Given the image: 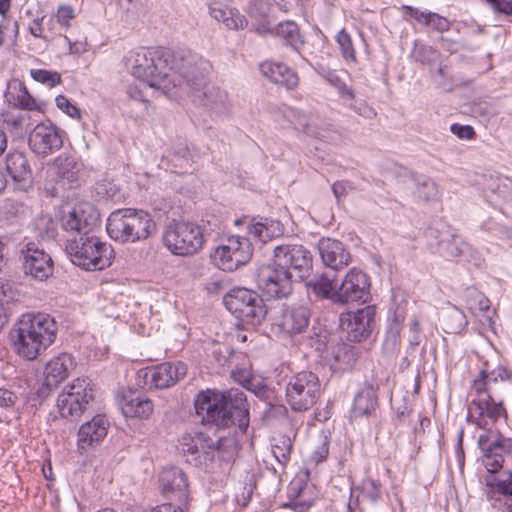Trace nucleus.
<instances>
[{
	"mask_svg": "<svg viewBox=\"0 0 512 512\" xmlns=\"http://www.w3.org/2000/svg\"><path fill=\"white\" fill-rule=\"evenodd\" d=\"M30 117L23 113H8L4 115L3 125L16 137L23 136L29 127Z\"/></svg>",
	"mask_w": 512,
	"mask_h": 512,
	"instance_id": "43",
	"label": "nucleus"
},
{
	"mask_svg": "<svg viewBox=\"0 0 512 512\" xmlns=\"http://www.w3.org/2000/svg\"><path fill=\"white\" fill-rule=\"evenodd\" d=\"M260 71L265 78L287 89L295 88L299 82L297 74L280 62L265 61L260 65Z\"/></svg>",
	"mask_w": 512,
	"mask_h": 512,
	"instance_id": "29",
	"label": "nucleus"
},
{
	"mask_svg": "<svg viewBox=\"0 0 512 512\" xmlns=\"http://www.w3.org/2000/svg\"><path fill=\"white\" fill-rule=\"evenodd\" d=\"M167 59H169V50L142 48L128 54L126 66L135 78L144 83L145 87L168 95L176 88V83L175 79H169Z\"/></svg>",
	"mask_w": 512,
	"mask_h": 512,
	"instance_id": "4",
	"label": "nucleus"
},
{
	"mask_svg": "<svg viewBox=\"0 0 512 512\" xmlns=\"http://www.w3.org/2000/svg\"><path fill=\"white\" fill-rule=\"evenodd\" d=\"M428 236L436 240L435 252L447 260L463 257L471 250L470 245L454 234L449 227L442 230L430 228Z\"/></svg>",
	"mask_w": 512,
	"mask_h": 512,
	"instance_id": "22",
	"label": "nucleus"
},
{
	"mask_svg": "<svg viewBox=\"0 0 512 512\" xmlns=\"http://www.w3.org/2000/svg\"><path fill=\"white\" fill-rule=\"evenodd\" d=\"M210 15L217 21L222 22L229 29H243L247 25L246 18L238 10L228 8L221 4H214L210 7Z\"/></svg>",
	"mask_w": 512,
	"mask_h": 512,
	"instance_id": "38",
	"label": "nucleus"
},
{
	"mask_svg": "<svg viewBox=\"0 0 512 512\" xmlns=\"http://www.w3.org/2000/svg\"><path fill=\"white\" fill-rule=\"evenodd\" d=\"M151 512H188V500L164 503L153 508Z\"/></svg>",
	"mask_w": 512,
	"mask_h": 512,
	"instance_id": "56",
	"label": "nucleus"
},
{
	"mask_svg": "<svg viewBox=\"0 0 512 512\" xmlns=\"http://www.w3.org/2000/svg\"><path fill=\"white\" fill-rule=\"evenodd\" d=\"M442 325L446 333L458 334L468 325L466 315L456 306L447 309L442 316Z\"/></svg>",
	"mask_w": 512,
	"mask_h": 512,
	"instance_id": "41",
	"label": "nucleus"
},
{
	"mask_svg": "<svg viewBox=\"0 0 512 512\" xmlns=\"http://www.w3.org/2000/svg\"><path fill=\"white\" fill-rule=\"evenodd\" d=\"M350 108L353 109L360 116H363L367 119H371L374 116H376L375 110L364 101L355 104H350Z\"/></svg>",
	"mask_w": 512,
	"mask_h": 512,
	"instance_id": "59",
	"label": "nucleus"
},
{
	"mask_svg": "<svg viewBox=\"0 0 512 512\" xmlns=\"http://www.w3.org/2000/svg\"><path fill=\"white\" fill-rule=\"evenodd\" d=\"M31 77L47 87H55L61 83V75L56 71H49L46 69H32L30 71Z\"/></svg>",
	"mask_w": 512,
	"mask_h": 512,
	"instance_id": "50",
	"label": "nucleus"
},
{
	"mask_svg": "<svg viewBox=\"0 0 512 512\" xmlns=\"http://www.w3.org/2000/svg\"><path fill=\"white\" fill-rule=\"evenodd\" d=\"M465 301L468 309L473 315H482L483 323L491 325L495 311L490 307V300L475 288H468L465 291Z\"/></svg>",
	"mask_w": 512,
	"mask_h": 512,
	"instance_id": "34",
	"label": "nucleus"
},
{
	"mask_svg": "<svg viewBox=\"0 0 512 512\" xmlns=\"http://www.w3.org/2000/svg\"><path fill=\"white\" fill-rule=\"evenodd\" d=\"M310 309L304 305L285 306L274 318L273 325L287 335L304 332L310 323Z\"/></svg>",
	"mask_w": 512,
	"mask_h": 512,
	"instance_id": "24",
	"label": "nucleus"
},
{
	"mask_svg": "<svg viewBox=\"0 0 512 512\" xmlns=\"http://www.w3.org/2000/svg\"><path fill=\"white\" fill-rule=\"evenodd\" d=\"M317 248L323 264L333 270L343 269L351 261L349 251L337 239L323 237L318 241Z\"/></svg>",
	"mask_w": 512,
	"mask_h": 512,
	"instance_id": "25",
	"label": "nucleus"
},
{
	"mask_svg": "<svg viewBox=\"0 0 512 512\" xmlns=\"http://www.w3.org/2000/svg\"><path fill=\"white\" fill-rule=\"evenodd\" d=\"M342 57L346 61L356 62V51L353 46L352 38L345 29H342L336 35Z\"/></svg>",
	"mask_w": 512,
	"mask_h": 512,
	"instance_id": "49",
	"label": "nucleus"
},
{
	"mask_svg": "<svg viewBox=\"0 0 512 512\" xmlns=\"http://www.w3.org/2000/svg\"><path fill=\"white\" fill-rule=\"evenodd\" d=\"M63 40L68 46V53L70 55H81L87 51L88 44L86 40L71 41L66 35L63 36Z\"/></svg>",
	"mask_w": 512,
	"mask_h": 512,
	"instance_id": "57",
	"label": "nucleus"
},
{
	"mask_svg": "<svg viewBox=\"0 0 512 512\" xmlns=\"http://www.w3.org/2000/svg\"><path fill=\"white\" fill-rule=\"evenodd\" d=\"M15 395L6 389H0V407L6 408L14 404Z\"/></svg>",
	"mask_w": 512,
	"mask_h": 512,
	"instance_id": "63",
	"label": "nucleus"
},
{
	"mask_svg": "<svg viewBox=\"0 0 512 512\" xmlns=\"http://www.w3.org/2000/svg\"><path fill=\"white\" fill-rule=\"evenodd\" d=\"M451 131L461 139H471L475 135V132L471 126L453 124Z\"/></svg>",
	"mask_w": 512,
	"mask_h": 512,
	"instance_id": "60",
	"label": "nucleus"
},
{
	"mask_svg": "<svg viewBox=\"0 0 512 512\" xmlns=\"http://www.w3.org/2000/svg\"><path fill=\"white\" fill-rule=\"evenodd\" d=\"M307 286L318 298L328 299L335 304H340V302H337L336 300L338 285L335 284L327 275L323 274L316 279L309 281Z\"/></svg>",
	"mask_w": 512,
	"mask_h": 512,
	"instance_id": "40",
	"label": "nucleus"
},
{
	"mask_svg": "<svg viewBox=\"0 0 512 512\" xmlns=\"http://www.w3.org/2000/svg\"><path fill=\"white\" fill-rule=\"evenodd\" d=\"M182 452L192 456V461L206 463L219 461V466H228L236 458L238 444L233 436L212 439L207 434L196 432L185 434L180 440Z\"/></svg>",
	"mask_w": 512,
	"mask_h": 512,
	"instance_id": "5",
	"label": "nucleus"
},
{
	"mask_svg": "<svg viewBox=\"0 0 512 512\" xmlns=\"http://www.w3.org/2000/svg\"><path fill=\"white\" fill-rule=\"evenodd\" d=\"M187 366L183 362H165L156 366L141 369L137 373L138 380L148 389H165L183 378Z\"/></svg>",
	"mask_w": 512,
	"mask_h": 512,
	"instance_id": "16",
	"label": "nucleus"
},
{
	"mask_svg": "<svg viewBox=\"0 0 512 512\" xmlns=\"http://www.w3.org/2000/svg\"><path fill=\"white\" fill-rule=\"evenodd\" d=\"M44 17L42 18H36L34 19L30 24H29V31L30 33L34 36V37H37V38H45L44 34H43V26H42V21H43Z\"/></svg>",
	"mask_w": 512,
	"mask_h": 512,
	"instance_id": "62",
	"label": "nucleus"
},
{
	"mask_svg": "<svg viewBox=\"0 0 512 512\" xmlns=\"http://www.w3.org/2000/svg\"><path fill=\"white\" fill-rule=\"evenodd\" d=\"M248 228L249 233L263 243L281 236L284 231L280 221L270 218H261L259 221L253 219Z\"/></svg>",
	"mask_w": 512,
	"mask_h": 512,
	"instance_id": "36",
	"label": "nucleus"
},
{
	"mask_svg": "<svg viewBox=\"0 0 512 512\" xmlns=\"http://www.w3.org/2000/svg\"><path fill=\"white\" fill-rule=\"evenodd\" d=\"M349 185L345 181H338L332 185V191L337 199L344 196L348 191Z\"/></svg>",
	"mask_w": 512,
	"mask_h": 512,
	"instance_id": "64",
	"label": "nucleus"
},
{
	"mask_svg": "<svg viewBox=\"0 0 512 512\" xmlns=\"http://www.w3.org/2000/svg\"><path fill=\"white\" fill-rule=\"evenodd\" d=\"M252 255L253 246L248 238L229 236L214 249L211 258L219 269L232 272L246 265Z\"/></svg>",
	"mask_w": 512,
	"mask_h": 512,
	"instance_id": "13",
	"label": "nucleus"
},
{
	"mask_svg": "<svg viewBox=\"0 0 512 512\" xmlns=\"http://www.w3.org/2000/svg\"><path fill=\"white\" fill-rule=\"evenodd\" d=\"M273 261L290 272L298 280L308 277L312 271V254L300 244L283 243L273 250Z\"/></svg>",
	"mask_w": 512,
	"mask_h": 512,
	"instance_id": "14",
	"label": "nucleus"
},
{
	"mask_svg": "<svg viewBox=\"0 0 512 512\" xmlns=\"http://www.w3.org/2000/svg\"><path fill=\"white\" fill-rule=\"evenodd\" d=\"M224 305L238 319L257 326L265 319L268 309L261 296L247 288H234L224 297Z\"/></svg>",
	"mask_w": 512,
	"mask_h": 512,
	"instance_id": "10",
	"label": "nucleus"
},
{
	"mask_svg": "<svg viewBox=\"0 0 512 512\" xmlns=\"http://www.w3.org/2000/svg\"><path fill=\"white\" fill-rule=\"evenodd\" d=\"M509 388H512V370L501 363L493 366L489 361L484 362L471 384L467 421L484 430L478 437V446L491 474L502 468L504 457L512 452V440L489 427V421L493 423L506 413L502 400L496 401L495 395Z\"/></svg>",
	"mask_w": 512,
	"mask_h": 512,
	"instance_id": "1",
	"label": "nucleus"
},
{
	"mask_svg": "<svg viewBox=\"0 0 512 512\" xmlns=\"http://www.w3.org/2000/svg\"><path fill=\"white\" fill-rule=\"evenodd\" d=\"M328 444L326 440L321 442V445L311 455V459L316 463L323 461L328 455Z\"/></svg>",
	"mask_w": 512,
	"mask_h": 512,
	"instance_id": "61",
	"label": "nucleus"
},
{
	"mask_svg": "<svg viewBox=\"0 0 512 512\" xmlns=\"http://www.w3.org/2000/svg\"><path fill=\"white\" fill-rule=\"evenodd\" d=\"M495 12L505 15L512 14V0H486Z\"/></svg>",
	"mask_w": 512,
	"mask_h": 512,
	"instance_id": "58",
	"label": "nucleus"
},
{
	"mask_svg": "<svg viewBox=\"0 0 512 512\" xmlns=\"http://www.w3.org/2000/svg\"><path fill=\"white\" fill-rule=\"evenodd\" d=\"M275 34L281 38L287 45L297 48L298 45L303 43L299 28L293 21L280 22L278 26L273 30Z\"/></svg>",
	"mask_w": 512,
	"mask_h": 512,
	"instance_id": "42",
	"label": "nucleus"
},
{
	"mask_svg": "<svg viewBox=\"0 0 512 512\" xmlns=\"http://www.w3.org/2000/svg\"><path fill=\"white\" fill-rule=\"evenodd\" d=\"M380 483L376 480L367 478L362 481L361 491L365 498L375 503L381 498Z\"/></svg>",
	"mask_w": 512,
	"mask_h": 512,
	"instance_id": "51",
	"label": "nucleus"
},
{
	"mask_svg": "<svg viewBox=\"0 0 512 512\" xmlns=\"http://www.w3.org/2000/svg\"><path fill=\"white\" fill-rule=\"evenodd\" d=\"M404 185L418 201L431 202L439 198L437 184L426 176L410 175L404 181Z\"/></svg>",
	"mask_w": 512,
	"mask_h": 512,
	"instance_id": "30",
	"label": "nucleus"
},
{
	"mask_svg": "<svg viewBox=\"0 0 512 512\" xmlns=\"http://www.w3.org/2000/svg\"><path fill=\"white\" fill-rule=\"evenodd\" d=\"M322 389L318 376L310 371L292 375L286 384V401L293 411H307L312 408L321 395Z\"/></svg>",
	"mask_w": 512,
	"mask_h": 512,
	"instance_id": "11",
	"label": "nucleus"
},
{
	"mask_svg": "<svg viewBox=\"0 0 512 512\" xmlns=\"http://www.w3.org/2000/svg\"><path fill=\"white\" fill-rule=\"evenodd\" d=\"M29 146L34 153L45 157L63 146L62 131L51 122L39 123L29 135Z\"/></svg>",
	"mask_w": 512,
	"mask_h": 512,
	"instance_id": "21",
	"label": "nucleus"
},
{
	"mask_svg": "<svg viewBox=\"0 0 512 512\" xmlns=\"http://www.w3.org/2000/svg\"><path fill=\"white\" fill-rule=\"evenodd\" d=\"M377 407V396L371 385L362 387L354 398L351 409V418L358 419L363 416H369Z\"/></svg>",
	"mask_w": 512,
	"mask_h": 512,
	"instance_id": "35",
	"label": "nucleus"
},
{
	"mask_svg": "<svg viewBox=\"0 0 512 512\" xmlns=\"http://www.w3.org/2000/svg\"><path fill=\"white\" fill-rule=\"evenodd\" d=\"M8 101L21 109L40 111L41 104L28 92L21 82H15L8 87L6 93Z\"/></svg>",
	"mask_w": 512,
	"mask_h": 512,
	"instance_id": "37",
	"label": "nucleus"
},
{
	"mask_svg": "<svg viewBox=\"0 0 512 512\" xmlns=\"http://www.w3.org/2000/svg\"><path fill=\"white\" fill-rule=\"evenodd\" d=\"M190 90L193 93L194 101L208 110L216 114H223L228 110V95L219 87L203 82L201 86L195 85Z\"/></svg>",
	"mask_w": 512,
	"mask_h": 512,
	"instance_id": "27",
	"label": "nucleus"
},
{
	"mask_svg": "<svg viewBox=\"0 0 512 512\" xmlns=\"http://www.w3.org/2000/svg\"><path fill=\"white\" fill-rule=\"evenodd\" d=\"M426 26L431 27L438 32H444L449 29L450 23L445 17H442L437 13L430 12L428 14Z\"/></svg>",
	"mask_w": 512,
	"mask_h": 512,
	"instance_id": "53",
	"label": "nucleus"
},
{
	"mask_svg": "<svg viewBox=\"0 0 512 512\" xmlns=\"http://www.w3.org/2000/svg\"><path fill=\"white\" fill-rule=\"evenodd\" d=\"M401 9L405 17L413 18L419 24L426 26L429 11H421L409 5H404Z\"/></svg>",
	"mask_w": 512,
	"mask_h": 512,
	"instance_id": "54",
	"label": "nucleus"
},
{
	"mask_svg": "<svg viewBox=\"0 0 512 512\" xmlns=\"http://www.w3.org/2000/svg\"><path fill=\"white\" fill-rule=\"evenodd\" d=\"M99 213L89 202H79L64 211L60 222L66 232H76L79 236L92 232L98 224Z\"/></svg>",
	"mask_w": 512,
	"mask_h": 512,
	"instance_id": "17",
	"label": "nucleus"
},
{
	"mask_svg": "<svg viewBox=\"0 0 512 512\" xmlns=\"http://www.w3.org/2000/svg\"><path fill=\"white\" fill-rule=\"evenodd\" d=\"M272 453L276 460L285 465L289 459L292 450V440L286 435H278L272 439Z\"/></svg>",
	"mask_w": 512,
	"mask_h": 512,
	"instance_id": "47",
	"label": "nucleus"
},
{
	"mask_svg": "<svg viewBox=\"0 0 512 512\" xmlns=\"http://www.w3.org/2000/svg\"><path fill=\"white\" fill-rule=\"evenodd\" d=\"M65 252L71 262L87 271L103 270L112 264V246L92 234L67 239Z\"/></svg>",
	"mask_w": 512,
	"mask_h": 512,
	"instance_id": "7",
	"label": "nucleus"
},
{
	"mask_svg": "<svg viewBox=\"0 0 512 512\" xmlns=\"http://www.w3.org/2000/svg\"><path fill=\"white\" fill-rule=\"evenodd\" d=\"M109 422L105 415L98 414L91 421L84 423L78 432V441L84 445H92L103 440L108 432Z\"/></svg>",
	"mask_w": 512,
	"mask_h": 512,
	"instance_id": "33",
	"label": "nucleus"
},
{
	"mask_svg": "<svg viewBox=\"0 0 512 512\" xmlns=\"http://www.w3.org/2000/svg\"><path fill=\"white\" fill-rule=\"evenodd\" d=\"M194 406L203 424L217 428L237 425L241 431L249 426V405L245 392L240 389L201 391L194 400Z\"/></svg>",
	"mask_w": 512,
	"mask_h": 512,
	"instance_id": "2",
	"label": "nucleus"
},
{
	"mask_svg": "<svg viewBox=\"0 0 512 512\" xmlns=\"http://www.w3.org/2000/svg\"><path fill=\"white\" fill-rule=\"evenodd\" d=\"M76 366L74 357L69 353H60L52 357L45 365L43 383L38 390L40 397H46L65 381Z\"/></svg>",
	"mask_w": 512,
	"mask_h": 512,
	"instance_id": "18",
	"label": "nucleus"
},
{
	"mask_svg": "<svg viewBox=\"0 0 512 512\" xmlns=\"http://www.w3.org/2000/svg\"><path fill=\"white\" fill-rule=\"evenodd\" d=\"M75 18V12L73 7L70 5H61L56 13V19L57 22L65 27L68 28L70 26V21Z\"/></svg>",
	"mask_w": 512,
	"mask_h": 512,
	"instance_id": "55",
	"label": "nucleus"
},
{
	"mask_svg": "<svg viewBox=\"0 0 512 512\" xmlns=\"http://www.w3.org/2000/svg\"><path fill=\"white\" fill-rule=\"evenodd\" d=\"M273 3L270 0H251L248 4L247 13L250 16L253 26L258 34L272 33L270 17L272 15Z\"/></svg>",
	"mask_w": 512,
	"mask_h": 512,
	"instance_id": "32",
	"label": "nucleus"
},
{
	"mask_svg": "<svg viewBox=\"0 0 512 512\" xmlns=\"http://www.w3.org/2000/svg\"><path fill=\"white\" fill-rule=\"evenodd\" d=\"M94 387L88 378H77L58 395L57 408L61 417L78 420L94 400Z\"/></svg>",
	"mask_w": 512,
	"mask_h": 512,
	"instance_id": "12",
	"label": "nucleus"
},
{
	"mask_svg": "<svg viewBox=\"0 0 512 512\" xmlns=\"http://www.w3.org/2000/svg\"><path fill=\"white\" fill-rule=\"evenodd\" d=\"M106 230L115 241L135 243L149 238L156 230V223L147 211L126 208L109 215Z\"/></svg>",
	"mask_w": 512,
	"mask_h": 512,
	"instance_id": "6",
	"label": "nucleus"
},
{
	"mask_svg": "<svg viewBox=\"0 0 512 512\" xmlns=\"http://www.w3.org/2000/svg\"><path fill=\"white\" fill-rule=\"evenodd\" d=\"M209 69V62L197 53L190 50L169 51L167 72L170 80L175 79L176 87L186 85L191 89L195 85L201 86Z\"/></svg>",
	"mask_w": 512,
	"mask_h": 512,
	"instance_id": "8",
	"label": "nucleus"
},
{
	"mask_svg": "<svg viewBox=\"0 0 512 512\" xmlns=\"http://www.w3.org/2000/svg\"><path fill=\"white\" fill-rule=\"evenodd\" d=\"M293 278L288 270L277 266L273 260L269 264L260 266L256 272L258 288L272 298L288 296L292 291Z\"/></svg>",
	"mask_w": 512,
	"mask_h": 512,
	"instance_id": "15",
	"label": "nucleus"
},
{
	"mask_svg": "<svg viewBox=\"0 0 512 512\" xmlns=\"http://www.w3.org/2000/svg\"><path fill=\"white\" fill-rule=\"evenodd\" d=\"M163 494L170 500H188V483L186 475L176 467L164 469L159 476Z\"/></svg>",
	"mask_w": 512,
	"mask_h": 512,
	"instance_id": "28",
	"label": "nucleus"
},
{
	"mask_svg": "<svg viewBox=\"0 0 512 512\" xmlns=\"http://www.w3.org/2000/svg\"><path fill=\"white\" fill-rule=\"evenodd\" d=\"M375 313L374 306H366L353 312L341 314L340 326L347 333L350 341L360 342L369 336Z\"/></svg>",
	"mask_w": 512,
	"mask_h": 512,
	"instance_id": "20",
	"label": "nucleus"
},
{
	"mask_svg": "<svg viewBox=\"0 0 512 512\" xmlns=\"http://www.w3.org/2000/svg\"><path fill=\"white\" fill-rule=\"evenodd\" d=\"M23 270L28 276L38 281L47 280L53 274V261L43 249L36 244L28 243L22 251Z\"/></svg>",
	"mask_w": 512,
	"mask_h": 512,
	"instance_id": "23",
	"label": "nucleus"
},
{
	"mask_svg": "<svg viewBox=\"0 0 512 512\" xmlns=\"http://www.w3.org/2000/svg\"><path fill=\"white\" fill-rule=\"evenodd\" d=\"M17 299V292L12 286L0 279V330L7 322V306Z\"/></svg>",
	"mask_w": 512,
	"mask_h": 512,
	"instance_id": "48",
	"label": "nucleus"
},
{
	"mask_svg": "<svg viewBox=\"0 0 512 512\" xmlns=\"http://www.w3.org/2000/svg\"><path fill=\"white\" fill-rule=\"evenodd\" d=\"M153 404L146 396L129 391L123 396L121 410L125 417L147 419L153 412Z\"/></svg>",
	"mask_w": 512,
	"mask_h": 512,
	"instance_id": "31",
	"label": "nucleus"
},
{
	"mask_svg": "<svg viewBox=\"0 0 512 512\" xmlns=\"http://www.w3.org/2000/svg\"><path fill=\"white\" fill-rule=\"evenodd\" d=\"M6 170L16 183L26 182L30 178V168L22 152H10L6 156Z\"/></svg>",
	"mask_w": 512,
	"mask_h": 512,
	"instance_id": "39",
	"label": "nucleus"
},
{
	"mask_svg": "<svg viewBox=\"0 0 512 512\" xmlns=\"http://www.w3.org/2000/svg\"><path fill=\"white\" fill-rule=\"evenodd\" d=\"M412 58L421 64L434 68L440 61V53L431 46L415 43Z\"/></svg>",
	"mask_w": 512,
	"mask_h": 512,
	"instance_id": "44",
	"label": "nucleus"
},
{
	"mask_svg": "<svg viewBox=\"0 0 512 512\" xmlns=\"http://www.w3.org/2000/svg\"><path fill=\"white\" fill-rule=\"evenodd\" d=\"M55 166L59 177L74 182L78 178L79 164L73 157L59 156L55 159Z\"/></svg>",
	"mask_w": 512,
	"mask_h": 512,
	"instance_id": "45",
	"label": "nucleus"
},
{
	"mask_svg": "<svg viewBox=\"0 0 512 512\" xmlns=\"http://www.w3.org/2000/svg\"><path fill=\"white\" fill-rule=\"evenodd\" d=\"M206 237L202 227L196 223L173 221L163 233V244L174 255L187 256L200 251Z\"/></svg>",
	"mask_w": 512,
	"mask_h": 512,
	"instance_id": "9",
	"label": "nucleus"
},
{
	"mask_svg": "<svg viewBox=\"0 0 512 512\" xmlns=\"http://www.w3.org/2000/svg\"><path fill=\"white\" fill-rule=\"evenodd\" d=\"M55 102L57 107L65 112L67 115H69L71 118H80V111L79 109L72 104L69 99L63 95H58L55 98Z\"/></svg>",
	"mask_w": 512,
	"mask_h": 512,
	"instance_id": "52",
	"label": "nucleus"
},
{
	"mask_svg": "<svg viewBox=\"0 0 512 512\" xmlns=\"http://www.w3.org/2000/svg\"><path fill=\"white\" fill-rule=\"evenodd\" d=\"M486 485L490 487L488 497L494 501V506L499 502V508L504 512H512V472L504 471L499 475L486 477Z\"/></svg>",
	"mask_w": 512,
	"mask_h": 512,
	"instance_id": "26",
	"label": "nucleus"
},
{
	"mask_svg": "<svg viewBox=\"0 0 512 512\" xmlns=\"http://www.w3.org/2000/svg\"><path fill=\"white\" fill-rule=\"evenodd\" d=\"M58 326L48 314H24L17 322L14 344L18 354L34 360L44 352L56 338Z\"/></svg>",
	"mask_w": 512,
	"mask_h": 512,
	"instance_id": "3",
	"label": "nucleus"
},
{
	"mask_svg": "<svg viewBox=\"0 0 512 512\" xmlns=\"http://www.w3.org/2000/svg\"><path fill=\"white\" fill-rule=\"evenodd\" d=\"M336 296V300L340 302V305L357 301L365 302L370 296L368 275L360 269H350L338 286V294Z\"/></svg>",
	"mask_w": 512,
	"mask_h": 512,
	"instance_id": "19",
	"label": "nucleus"
},
{
	"mask_svg": "<svg viewBox=\"0 0 512 512\" xmlns=\"http://www.w3.org/2000/svg\"><path fill=\"white\" fill-rule=\"evenodd\" d=\"M306 484L302 481H292L288 487V496L293 501L292 505L297 512H303L312 505L311 501L305 499Z\"/></svg>",
	"mask_w": 512,
	"mask_h": 512,
	"instance_id": "46",
	"label": "nucleus"
}]
</instances>
